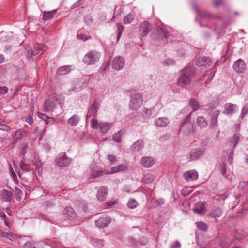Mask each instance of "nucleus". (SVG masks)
I'll return each instance as SVG.
<instances>
[{"instance_id":"nucleus-44","label":"nucleus","mask_w":248,"mask_h":248,"mask_svg":"<svg viewBox=\"0 0 248 248\" xmlns=\"http://www.w3.org/2000/svg\"><path fill=\"white\" fill-rule=\"evenodd\" d=\"M117 27H118L117 40H118L121 37L122 32L124 30V27L121 23H118L117 24Z\"/></svg>"},{"instance_id":"nucleus-15","label":"nucleus","mask_w":248,"mask_h":248,"mask_svg":"<svg viewBox=\"0 0 248 248\" xmlns=\"http://www.w3.org/2000/svg\"><path fill=\"white\" fill-rule=\"evenodd\" d=\"M224 107V113L228 114H232L238 109L237 106L232 103H226Z\"/></svg>"},{"instance_id":"nucleus-11","label":"nucleus","mask_w":248,"mask_h":248,"mask_svg":"<svg viewBox=\"0 0 248 248\" xmlns=\"http://www.w3.org/2000/svg\"><path fill=\"white\" fill-rule=\"evenodd\" d=\"M108 193V189L106 186H102L97 189V193L96 195L97 199L100 202L104 201L107 197Z\"/></svg>"},{"instance_id":"nucleus-41","label":"nucleus","mask_w":248,"mask_h":248,"mask_svg":"<svg viewBox=\"0 0 248 248\" xmlns=\"http://www.w3.org/2000/svg\"><path fill=\"white\" fill-rule=\"evenodd\" d=\"M22 133L20 130L16 131L14 135V142H17L19 139H21Z\"/></svg>"},{"instance_id":"nucleus-5","label":"nucleus","mask_w":248,"mask_h":248,"mask_svg":"<svg viewBox=\"0 0 248 248\" xmlns=\"http://www.w3.org/2000/svg\"><path fill=\"white\" fill-rule=\"evenodd\" d=\"M204 150L202 148H195L187 155L186 158L189 162L194 161L200 158L203 154Z\"/></svg>"},{"instance_id":"nucleus-20","label":"nucleus","mask_w":248,"mask_h":248,"mask_svg":"<svg viewBox=\"0 0 248 248\" xmlns=\"http://www.w3.org/2000/svg\"><path fill=\"white\" fill-rule=\"evenodd\" d=\"M27 237L24 236L22 241L25 242L22 248H38V244L32 240H27Z\"/></svg>"},{"instance_id":"nucleus-28","label":"nucleus","mask_w":248,"mask_h":248,"mask_svg":"<svg viewBox=\"0 0 248 248\" xmlns=\"http://www.w3.org/2000/svg\"><path fill=\"white\" fill-rule=\"evenodd\" d=\"M220 112L217 110H216L213 112L211 122V125L213 127H215L217 126V118Z\"/></svg>"},{"instance_id":"nucleus-13","label":"nucleus","mask_w":248,"mask_h":248,"mask_svg":"<svg viewBox=\"0 0 248 248\" xmlns=\"http://www.w3.org/2000/svg\"><path fill=\"white\" fill-rule=\"evenodd\" d=\"M150 28H151V25L150 24V23L148 22H147V21L143 22L141 24L140 28V31L141 36H142V37L146 36L148 34V33L150 30Z\"/></svg>"},{"instance_id":"nucleus-29","label":"nucleus","mask_w":248,"mask_h":248,"mask_svg":"<svg viewBox=\"0 0 248 248\" xmlns=\"http://www.w3.org/2000/svg\"><path fill=\"white\" fill-rule=\"evenodd\" d=\"M197 123L198 126L202 128L207 127L208 124L207 120L202 116H200L197 118Z\"/></svg>"},{"instance_id":"nucleus-59","label":"nucleus","mask_w":248,"mask_h":248,"mask_svg":"<svg viewBox=\"0 0 248 248\" xmlns=\"http://www.w3.org/2000/svg\"><path fill=\"white\" fill-rule=\"evenodd\" d=\"M10 129L11 128L9 126L4 124H2L1 123L0 124V130L8 131H9Z\"/></svg>"},{"instance_id":"nucleus-62","label":"nucleus","mask_w":248,"mask_h":248,"mask_svg":"<svg viewBox=\"0 0 248 248\" xmlns=\"http://www.w3.org/2000/svg\"><path fill=\"white\" fill-rule=\"evenodd\" d=\"M174 62H175L170 59H167L164 61V63L168 66L173 64Z\"/></svg>"},{"instance_id":"nucleus-61","label":"nucleus","mask_w":248,"mask_h":248,"mask_svg":"<svg viewBox=\"0 0 248 248\" xmlns=\"http://www.w3.org/2000/svg\"><path fill=\"white\" fill-rule=\"evenodd\" d=\"M84 1V0H78L76 2L72 5V8H75L83 4Z\"/></svg>"},{"instance_id":"nucleus-35","label":"nucleus","mask_w":248,"mask_h":248,"mask_svg":"<svg viewBox=\"0 0 248 248\" xmlns=\"http://www.w3.org/2000/svg\"><path fill=\"white\" fill-rule=\"evenodd\" d=\"M134 14L129 13L124 17L123 23L124 24H130L134 20Z\"/></svg>"},{"instance_id":"nucleus-22","label":"nucleus","mask_w":248,"mask_h":248,"mask_svg":"<svg viewBox=\"0 0 248 248\" xmlns=\"http://www.w3.org/2000/svg\"><path fill=\"white\" fill-rule=\"evenodd\" d=\"M55 107V103L50 100H45V103L42 106L43 110L44 112L53 111Z\"/></svg>"},{"instance_id":"nucleus-40","label":"nucleus","mask_w":248,"mask_h":248,"mask_svg":"<svg viewBox=\"0 0 248 248\" xmlns=\"http://www.w3.org/2000/svg\"><path fill=\"white\" fill-rule=\"evenodd\" d=\"M196 225L198 228L201 231H206L208 229L207 225L203 222H196Z\"/></svg>"},{"instance_id":"nucleus-4","label":"nucleus","mask_w":248,"mask_h":248,"mask_svg":"<svg viewBox=\"0 0 248 248\" xmlns=\"http://www.w3.org/2000/svg\"><path fill=\"white\" fill-rule=\"evenodd\" d=\"M100 54L96 51H91L87 53L83 58V62L87 65L95 64L99 60Z\"/></svg>"},{"instance_id":"nucleus-19","label":"nucleus","mask_w":248,"mask_h":248,"mask_svg":"<svg viewBox=\"0 0 248 248\" xmlns=\"http://www.w3.org/2000/svg\"><path fill=\"white\" fill-rule=\"evenodd\" d=\"M170 120L166 117H159L154 122V124L157 127H166L169 124Z\"/></svg>"},{"instance_id":"nucleus-48","label":"nucleus","mask_w":248,"mask_h":248,"mask_svg":"<svg viewBox=\"0 0 248 248\" xmlns=\"http://www.w3.org/2000/svg\"><path fill=\"white\" fill-rule=\"evenodd\" d=\"M84 20L88 25H91L93 23V19L90 15L85 16L84 17Z\"/></svg>"},{"instance_id":"nucleus-51","label":"nucleus","mask_w":248,"mask_h":248,"mask_svg":"<svg viewBox=\"0 0 248 248\" xmlns=\"http://www.w3.org/2000/svg\"><path fill=\"white\" fill-rule=\"evenodd\" d=\"M248 186V182H241L238 186V188L239 190H243L247 187Z\"/></svg>"},{"instance_id":"nucleus-38","label":"nucleus","mask_w":248,"mask_h":248,"mask_svg":"<svg viewBox=\"0 0 248 248\" xmlns=\"http://www.w3.org/2000/svg\"><path fill=\"white\" fill-rule=\"evenodd\" d=\"M124 132L122 130H120L118 132L115 133L112 137V139L113 141L118 143L120 142L121 141V137L124 134Z\"/></svg>"},{"instance_id":"nucleus-54","label":"nucleus","mask_w":248,"mask_h":248,"mask_svg":"<svg viewBox=\"0 0 248 248\" xmlns=\"http://www.w3.org/2000/svg\"><path fill=\"white\" fill-rule=\"evenodd\" d=\"M181 247V245L179 241L176 240L170 245V248H180Z\"/></svg>"},{"instance_id":"nucleus-56","label":"nucleus","mask_w":248,"mask_h":248,"mask_svg":"<svg viewBox=\"0 0 248 248\" xmlns=\"http://www.w3.org/2000/svg\"><path fill=\"white\" fill-rule=\"evenodd\" d=\"M77 37L78 39L82 40L84 41H86L89 39H91V38L90 36L87 37L86 36V35L83 34H78Z\"/></svg>"},{"instance_id":"nucleus-50","label":"nucleus","mask_w":248,"mask_h":248,"mask_svg":"<svg viewBox=\"0 0 248 248\" xmlns=\"http://www.w3.org/2000/svg\"><path fill=\"white\" fill-rule=\"evenodd\" d=\"M91 126V127L93 129H97L98 127H99V124L98 123V121L95 118L92 119Z\"/></svg>"},{"instance_id":"nucleus-37","label":"nucleus","mask_w":248,"mask_h":248,"mask_svg":"<svg viewBox=\"0 0 248 248\" xmlns=\"http://www.w3.org/2000/svg\"><path fill=\"white\" fill-rule=\"evenodd\" d=\"M154 180L153 175L150 173H146L144 175L143 181L145 183L150 184L153 182Z\"/></svg>"},{"instance_id":"nucleus-26","label":"nucleus","mask_w":248,"mask_h":248,"mask_svg":"<svg viewBox=\"0 0 248 248\" xmlns=\"http://www.w3.org/2000/svg\"><path fill=\"white\" fill-rule=\"evenodd\" d=\"M143 147V140L140 139L135 142L131 146V149L133 152H139Z\"/></svg>"},{"instance_id":"nucleus-10","label":"nucleus","mask_w":248,"mask_h":248,"mask_svg":"<svg viewBox=\"0 0 248 248\" xmlns=\"http://www.w3.org/2000/svg\"><path fill=\"white\" fill-rule=\"evenodd\" d=\"M157 38L159 40H163L170 35V32L165 27H157L156 29Z\"/></svg>"},{"instance_id":"nucleus-14","label":"nucleus","mask_w":248,"mask_h":248,"mask_svg":"<svg viewBox=\"0 0 248 248\" xmlns=\"http://www.w3.org/2000/svg\"><path fill=\"white\" fill-rule=\"evenodd\" d=\"M239 140V136L238 134L235 133L232 137H230L229 140L227 143L229 146L232 148V153L233 150L236 146Z\"/></svg>"},{"instance_id":"nucleus-3","label":"nucleus","mask_w":248,"mask_h":248,"mask_svg":"<svg viewBox=\"0 0 248 248\" xmlns=\"http://www.w3.org/2000/svg\"><path fill=\"white\" fill-rule=\"evenodd\" d=\"M54 161L58 167H67L71 164L72 159L68 157L65 152H61L56 156Z\"/></svg>"},{"instance_id":"nucleus-1","label":"nucleus","mask_w":248,"mask_h":248,"mask_svg":"<svg viewBox=\"0 0 248 248\" xmlns=\"http://www.w3.org/2000/svg\"><path fill=\"white\" fill-rule=\"evenodd\" d=\"M195 72V68L193 66L185 67L181 70L177 85L182 87L189 85L191 82V77L194 75Z\"/></svg>"},{"instance_id":"nucleus-53","label":"nucleus","mask_w":248,"mask_h":248,"mask_svg":"<svg viewBox=\"0 0 248 248\" xmlns=\"http://www.w3.org/2000/svg\"><path fill=\"white\" fill-rule=\"evenodd\" d=\"M107 156V159L108 160L111 164H113L116 161L117 159L115 155H108Z\"/></svg>"},{"instance_id":"nucleus-63","label":"nucleus","mask_w":248,"mask_h":248,"mask_svg":"<svg viewBox=\"0 0 248 248\" xmlns=\"http://www.w3.org/2000/svg\"><path fill=\"white\" fill-rule=\"evenodd\" d=\"M0 236H2L3 237L11 239V238L12 237V235L7 232H2L1 233V235Z\"/></svg>"},{"instance_id":"nucleus-30","label":"nucleus","mask_w":248,"mask_h":248,"mask_svg":"<svg viewBox=\"0 0 248 248\" xmlns=\"http://www.w3.org/2000/svg\"><path fill=\"white\" fill-rule=\"evenodd\" d=\"M222 214V210L220 208H217L212 211L209 214V216L214 219L220 217Z\"/></svg>"},{"instance_id":"nucleus-17","label":"nucleus","mask_w":248,"mask_h":248,"mask_svg":"<svg viewBox=\"0 0 248 248\" xmlns=\"http://www.w3.org/2000/svg\"><path fill=\"white\" fill-rule=\"evenodd\" d=\"M192 124L189 122L185 121L181 125L180 130L185 134H188L192 131Z\"/></svg>"},{"instance_id":"nucleus-32","label":"nucleus","mask_w":248,"mask_h":248,"mask_svg":"<svg viewBox=\"0 0 248 248\" xmlns=\"http://www.w3.org/2000/svg\"><path fill=\"white\" fill-rule=\"evenodd\" d=\"M71 71L69 66H64L60 67L57 71V74L59 75H65Z\"/></svg>"},{"instance_id":"nucleus-45","label":"nucleus","mask_w":248,"mask_h":248,"mask_svg":"<svg viewBox=\"0 0 248 248\" xmlns=\"http://www.w3.org/2000/svg\"><path fill=\"white\" fill-rule=\"evenodd\" d=\"M125 167L124 165H118L117 167H113L112 168V173H115L120 171L123 170L125 169Z\"/></svg>"},{"instance_id":"nucleus-34","label":"nucleus","mask_w":248,"mask_h":248,"mask_svg":"<svg viewBox=\"0 0 248 248\" xmlns=\"http://www.w3.org/2000/svg\"><path fill=\"white\" fill-rule=\"evenodd\" d=\"M189 104V106L192 108L193 111L198 110L199 109L200 106L198 101H197L194 98L190 99Z\"/></svg>"},{"instance_id":"nucleus-6","label":"nucleus","mask_w":248,"mask_h":248,"mask_svg":"<svg viewBox=\"0 0 248 248\" xmlns=\"http://www.w3.org/2000/svg\"><path fill=\"white\" fill-rule=\"evenodd\" d=\"M212 63L211 59L206 56L200 57L196 61V65L198 67H207L210 66Z\"/></svg>"},{"instance_id":"nucleus-42","label":"nucleus","mask_w":248,"mask_h":248,"mask_svg":"<svg viewBox=\"0 0 248 248\" xmlns=\"http://www.w3.org/2000/svg\"><path fill=\"white\" fill-rule=\"evenodd\" d=\"M138 202L134 199H130L127 203L128 207L130 209H134L138 206Z\"/></svg>"},{"instance_id":"nucleus-8","label":"nucleus","mask_w":248,"mask_h":248,"mask_svg":"<svg viewBox=\"0 0 248 248\" xmlns=\"http://www.w3.org/2000/svg\"><path fill=\"white\" fill-rule=\"evenodd\" d=\"M125 64L124 59L121 56L115 57L112 62V66L116 70H120L123 68Z\"/></svg>"},{"instance_id":"nucleus-47","label":"nucleus","mask_w":248,"mask_h":248,"mask_svg":"<svg viewBox=\"0 0 248 248\" xmlns=\"http://www.w3.org/2000/svg\"><path fill=\"white\" fill-rule=\"evenodd\" d=\"M15 193L16 200L20 201L21 199V196L22 195V191L17 187H16Z\"/></svg>"},{"instance_id":"nucleus-31","label":"nucleus","mask_w":248,"mask_h":248,"mask_svg":"<svg viewBox=\"0 0 248 248\" xmlns=\"http://www.w3.org/2000/svg\"><path fill=\"white\" fill-rule=\"evenodd\" d=\"M46 50L45 46L44 44H40L34 46V50L31 51V55H36L39 53L40 51H44Z\"/></svg>"},{"instance_id":"nucleus-9","label":"nucleus","mask_w":248,"mask_h":248,"mask_svg":"<svg viewBox=\"0 0 248 248\" xmlns=\"http://www.w3.org/2000/svg\"><path fill=\"white\" fill-rule=\"evenodd\" d=\"M111 219L107 216H103L95 221V225L98 228L107 227L110 222Z\"/></svg>"},{"instance_id":"nucleus-33","label":"nucleus","mask_w":248,"mask_h":248,"mask_svg":"<svg viewBox=\"0 0 248 248\" xmlns=\"http://www.w3.org/2000/svg\"><path fill=\"white\" fill-rule=\"evenodd\" d=\"M56 10L44 11L43 15V19L45 20H47L53 18L56 14Z\"/></svg>"},{"instance_id":"nucleus-25","label":"nucleus","mask_w":248,"mask_h":248,"mask_svg":"<svg viewBox=\"0 0 248 248\" xmlns=\"http://www.w3.org/2000/svg\"><path fill=\"white\" fill-rule=\"evenodd\" d=\"M80 120V118L78 114H74L68 119L67 123L71 126H76Z\"/></svg>"},{"instance_id":"nucleus-55","label":"nucleus","mask_w":248,"mask_h":248,"mask_svg":"<svg viewBox=\"0 0 248 248\" xmlns=\"http://www.w3.org/2000/svg\"><path fill=\"white\" fill-rule=\"evenodd\" d=\"M8 92V88L5 86H0V95H3Z\"/></svg>"},{"instance_id":"nucleus-52","label":"nucleus","mask_w":248,"mask_h":248,"mask_svg":"<svg viewBox=\"0 0 248 248\" xmlns=\"http://www.w3.org/2000/svg\"><path fill=\"white\" fill-rule=\"evenodd\" d=\"M220 172L224 176H226V166L224 163H222L220 166Z\"/></svg>"},{"instance_id":"nucleus-58","label":"nucleus","mask_w":248,"mask_h":248,"mask_svg":"<svg viewBox=\"0 0 248 248\" xmlns=\"http://www.w3.org/2000/svg\"><path fill=\"white\" fill-rule=\"evenodd\" d=\"M248 112V103L246 104L243 108L241 111V115L244 116Z\"/></svg>"},{"instance_id":"nucleus-60","label":"nucleus","mask_w":248,"mask_h":248,"mask_svg":"<svg viewBox=\"0 0 248 248\" xmlns=\"http://www.w3.org/2000/svg\"><path fill=\"white\" fill-rule=\"evenodd\" d=\"M222 3V0H214L213 1V6L215 7H218Z\"/></svg>"},{"instance_id":"nucleus-36","label":"nucleus","mask_w":248,"mask_h":248,"mask_svg":"<svg viewBox=\"0 0 248 248\" xmlns=\"http://www.w3.org/2000/svg\"><path fill=\"white\" fill-rule=\"evenodd\" d=\"M103 175V171L99 169H92L91 173V178H95Z\"/></svg>"},{"instance_id":"nucleus-7","label":"nucleus","mask_w":248,"mask_h":248,"mask_svg":"<svg viewBox=\"0 0 248 248\" xmlns=\"http://www.w3.org/2000/svg\"><path fill=\"white\" fill-rule=\"evenodd\" d=\"M246 68L244 61L239 59L234 62L233 69L237 73H243Z\"/></svg>"},{"instance_id":"nucleus-43","label":"nucleus","mask_w":248,"mask_h":248,"mask_svg":"<svg viewBox=\"0 0 248 248\" xmlns=\"http://www.w3.org/2000/svg\"><path fill=\"white\" fill-rule=\"evenodd\" d=\"M28 148V144L27 143H23L21 144L20 149L21 150L20 154L21 155H24L26 153V149Z\"/></svg>"},{"instance_id":"nucleus-18","label":"nucleus","mask_w":248,"mask_h":248,"mask_svg":"<svg viewBox=\"0 0 248 248\" xmlns=\"http://www.w3.org/2000/svg\"><path fill=\"white\" fill-rule=\"evenodd\" d=\"M113 126V124L107 122H101L99 123L100 132L102 134H106Z\"/></svg>"},{"instance_id":"nucleus-16","label":"nucleus","mask_w":248,"mask_h":248,"mask_svg":"<svg viewBox=\"0 0 248 248\" xmlns=\"http://www.w3.org/2000/svg\"><path fill=\"white\" fill-rule=\"evenodd\" d=\"M100 103L98 101H94L88 108V113L96 117L99 108Z\"/></svg>"},{"instance_id":"nucleus-2","label":"nucleus","mask_w":248,"mask_h":248,"mask_svg":"<svg viewBox=\"0 0 248 248\" xmlns=\"http://www.w3.org/2000/svg\"><path fill=\"white\" fill-rule=\"evenodd\" d=\"M143 97L141 94L136 93L131 95V99L129 104V107L132 110L139 109L142 105Z\"/></svg>"},{"instance_id":"nucleus-57","label":"nucleus","mask_w":248,"mask_h":248,"mask_svg":"<svg viewBox=\"0 0 248 248\" xmlns=\"http://www.w3.org/2000/svg\"><path fill=\"white\" fill-rule=\"evenodd\" d=\"M143 113L144 114V116L147 118H149L152 114V111L151 109L145 108L143 110Z\"/></svg>"},{"instance_id":"nucleus-21","label":"nucleus","mask_w":248,"mask_h":248,"mask_svg":"<svg viewBox=\"0 0 248 248\" xmlns=\"http://www.w3.org/2000/svg\"><path fill=\"white\" fill-rule=\"evenodd\" d=\"M1 199L3 202H11L12 201V193L7 190H3L1 193Z\"/></svg>"},{"instance_id":"nucleus-27","label":"nucleus","mask_w":248,"mask_h":248,"mask_svg":"<svg viewBox=\"0 0 248 248\" xmlns=\"http://www.w3.org/2000/svg\"><path fill=\"white\" fill-rule=\"evenodd\" d=\"M140 163L145 167H150L154 163V160L150 157H144L141 158Z\"/></svg>"},{"instance_id":"nucleus-24","label":"nucleus","mask_w":248,"mask_h":248,"mask_svg":"<svg viewBox=\"0 0 248 248\" xmlns=\"http://www.w3.org/2000/svg\"><path fill=\"white\" fill-rule=\"evenodd\" d=\"M194 8L196 11L197 14L199 16L203 19H208L212 17L213 16L211 14L206 11H201L199 9L198 7L195 5Z\"/></svg>"},{"instance_id":"nucleus-46","label":"nucleus","mask_w":248,"mask_h":248,"mask_svg":"<svg viewBox=\"0 0 248 248\" xmlns=\"http://www.w3.org/2000/svg\"><path fill=\"white\" fill-rule=\"evenodd\" d=\"M52 99L60 104H62L64 102L63 98L60 95H57L53 96Z\"/></svg>"},{"instance_id":"nucleus-12","label":"nucleus","mask_w":248,"mask_h":248,"mask_svg":"<svg viewBox=\"0 0 248 248\" xmlns=\"http://www.w3.org/2000/svg\"><path fill=\"white\" fill-rule=\"evenodd\" d=\"M184 177L187 181H192L198 179V173L195 170H190L184 174Z\"/></svg>"},{"instance_id":"nucleus-49","label":"nucleus","mask_w":248,"mask_h":248,"mask_svg":"<svg viewBox=\"0 0 248 248\" xmlns=\"http://www.w3.org/2000/svg\"><path fill=\"white\" fill-rule=\"evenodd\" d=\"M20 169L26 171H29L30 170V168L29 165L25 164L23 162H20L19 164Z\"/></svg>"},{"instance_id":"nucleus-23","label":"nucleus","mask_w":248,"mask_h":248,"mask_svg":"<svg viewBox=\"0 0 248 248\" xmlns=\"http://www.w3.org/2000/svg\"><path fill=\"white\" fill-rule=\"evenodd\" d=\"M206 208V203L204 202L198 203L196 207L193 209L194 213L201 215L204 213Z\"/></svg>"},{"instance_id":"nucleus-39","label":"nucleus","mask_w":248,"mask_h":248,"mask_svg":"<svg viewBox=\"0 0 248 248\" xmlns=\"http://www.w3.org/2000/svg\"><path fill=\"white\" fill-rule=\"evenodd\" d=\"M209 72V71L208 70L206 71V73H207ZM215 73H216V71H214L213 72H210V73L209 74H207V75H208V77L204 82V84L206 86L211 81L213 77L215 76Z\"/></svg>"},{"instance_id":"nucleus-64","label":"nucleus","mask_w":248,"mask_h":248,"mask_svg":"<svg viewBox=\"0 0 248 248\" xmlns=\"http://www.w3.org/2000/svg\"><path fill=\"white\" fill-rule=\"evenodd\" d=\"M107 208H110L112 207L113 205L116 204V202L115 201H109L106 203Z\"/></svg>"}]
</instances>
